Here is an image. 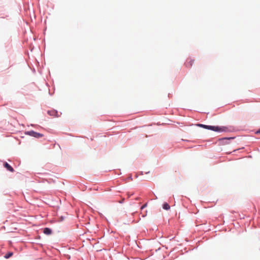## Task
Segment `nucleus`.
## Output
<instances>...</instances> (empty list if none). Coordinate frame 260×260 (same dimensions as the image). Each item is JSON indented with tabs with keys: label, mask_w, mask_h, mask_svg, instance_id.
Listing matches in <instances>:
<instances>
[{
	"label": "nucleus",
	"mask_w": 260,
	"mask_h": 260,
	"mask_svg": "<svg viewBox=\"0 0 260 260\" xmlns=\"http://www.w3.org/2000/svg\"><path fill=\"white\" fill-rule=\"evenodd\" d=\"M197 125L200 127L208 129L216 132H223L228 131V128L223 126H211L203 124H198Z\"/></svg>",
	"instance_id": "1"
},
{
	"label": "nucleus",
	"mask_w": 260,
	"mask_h": 260,
	"mask_svg": "<svg viewBox=\"0 0 260 260\" xmlns=\"http://www.w3.org/2000/svg\"><path fill=\"white\" fill-rule=\"evenodd\" d=\"M27 134L29 135V136H31L35 138H41L43 136L42 134L35 132L33 131L28 132Z\"/></svg>",
	"instance_id": "2"
},
{
	"label": "nucleus",
	"mask_w": 260,
	"mask_h": 260,
	"mask_svg": "<svg viewBox=\"0 0 260 260\" xmlns=\"http://www.w3.org/2000/svg\"><path fill=\"white\" fill-rule=\"evenodd\" d=\"M194 61V59H192L191 58H188L185 63V65L187 68H191L192 66V64H193Z\"/></svg>",
	"instance_id": "3"
},
{
	"label": "nucleus",
	"mask_w": 260,
	"mask_h": 260,
	"mask_svg": "<svg viewBox=\"0 0 260 260\" xmlns=\"http://www.w3.org/2000/svg\"><path fill=\"white\" fill-rule=\"evenodd\" d=\"M4 166L9 171H10L11 172H14V170L13 169V168L7 162H5L4 163Z\"/></svg>",
	"instance_id": "4"
},
{
	"label": "nucleus",
	"mask_w": 260,
	"mask_h": 260,
	"mask_svg": "<svg viewBox=\"0 0 260 260\" xmlns=\"http://www.w3.org/2000/svg\"><path fill=\"white\" fill-rule=\"evenodd\" d=\"M43 232L46 235H50L51 233V230L49 228H46L44 229Z\"/></svg>",
	"instance_id": "5"
},
{
	"label": "nucleus",
	"mask_w": 260,
	"mask_h": 260,
	"mask_svg": "<svg viewBox=\"0 0 260 260\" xmlns=\"http://www.w3.org/2000/svg\"><path fill=\"white\" fill-rule=\"evenodd\" d=\"M163 208L165 210H169L170 208V206L168 203H165L163 204Z\"/></svg>",
	"instance_id": "6"
},
{
	"label": "nucleus",
	"mask_w": 260,
	"mask_h": 260,
	"mask_svg": "<svg viewBox=\"0 0 260 260\" xmlns=\"http://www.w3.org/2000/svg\"><path fill=\"white\" fill-rule=\"evenodd\" d=\"M12 255H13V252H9L8 253H7V254H6L4 256V257L6 258H9L10 257H11L12 256Z\"/></svg>",
	"instance_id": "7"
},
{
	"label": "nucleus",
	"mask_w": 260,
	"mask_h": 260,
	"mask_svg": "<svg viewBox=\"0 0 260 260\" xmlns=\"http://www.w3.org/2000/svg\"><path fill=\"white\" fill-rule=\"evenodd\" d=\"M57 112L55 111H48V113L50 115H54Z\"/></svg>",
	"instance_id": "8"
},
{
	"label": "nucleus",
	"mask_w": 260,
	"mask_h": 260,
	"mask_svg": "<svg viewBox=\"0 0 260 260\" xmlns=\"http://www.w3.org/2000/svg\"><path fill=\"white\" fill-rule=\"evenodd\" d=\"M147 206V204H145L144 205H143L141 208V210H142L144 208H145Z\"/></svg>",
	"instance_id": "9"
},
{
	"label": "nucleus",
	"mask_w": 260,
	"mask_h": 260,
	"mask_svg": "<svg viewBox=\"0 0 260 260\" xmlns=\"http://www.w3.org/2000/svg\"><path fill=\"white\" fill-rule=\"evenodd\" d=\"M257 134H260V129H258L257 132H256Z\"/></svg>",
	"instance_id": "10"
},
{
	"label": "nucleus",
	"mask_w": 260,
	"mask_h": 260,
	"mask_svg": "<svg viewBox=\"0 0 260 260\" xmlns=\"http://www.w3.org/2000/svg\"><path fill=\"white\" fill-rule=\"evenodd\" d=\"M146 215V213H144V214H142V216L143 217H145Z\"/></svg>",
	"instance_id": "11"
}]
</instances>
